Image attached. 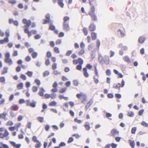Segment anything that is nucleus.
<instances>
[{
  "instance_id": "nucleus-1",
  "label": "nucleus",
  "mask_w": 148,
  "mask_h": 148,
  "mask_svg": "<svg viewBox=\"0 0 148 148\" xmlns=\"http://www.w3.org/2000/svg\"><path fill=\"white\" fill-rule=\"evenodd\" d=\"M98 60L99 63L101 64L104 63L108 65L110 63L109 57L107 56H105L104 58L101 55H99Z\"/></svg>"
},
{
  "instance_id": "nucleus-2",
  "label": "nucleus",
  "mask_w": 148,
  "mask_h": 148,
  "mask_svg": "<svg viewBox=\"0 0 148 148\" xmlns=\"http://www.w3.org/2000/svg\"><path fill=\"white\" fill-rule=\"evenodd\" d=\"M76 96L78 99H82L81 97H83V100H82V102L84 103H86L85 101H86L87 98L86 94H84L82 92H81L77 94Z\"/></svg>"
},
{
  "instance_id": "nucleus-3",
  "label": "nucleus",
  "mask_w": 148,
  "mask_h": 148,
  "mask_svg": "<svg viewBox=\"0 0 148 148\" xmlns=\"http://www.w3.org/2000/svg\"><path fill=\"white\" fill-rule=\"evenodd\" d=\"M30 99L26 100V106H29L32 108L35 107L37 103V102L34 100H32L31 102H30Z\"/></svg>"
},
{
  "instance_id": "nucleus-4",
  "label": "nucleus",
  "mask_w": 148,
  "mask_h": 148,
  "mask_svg": "<svg viewBox=\"0 0 148 148\" xmlns=\"http://www.w3.org/2000/svg\"><path fill=\"white\" fill-rule=\"evenodd\" d=\"M9 22L10 24L13 23L14 25L16 26H18L19 25L18 21L17 20L14 21L13 18H10L9 19Z\"/></svg>"
},
{
  "instance_id": "nucleus-5",
  "label": "nucleus",
  "mask_w": 148,
  "mask_h": 148,
  "mask_svg": "<svg viewBox=\"0 0 148 148\" xmlns=\"http://www.w3.org/2000/svg\"><path fill=\"white\" fill-rule=\"evenodd\" d=\"M63 29L65 31H68L70 30V28L69 23H63Z\"/></svg>"
},
{
  "instance_id": "nucleus-6",
  "label": "nucleus",
  "mask_w": 148,
  "mask_h": 148,
  "mask_svg": "<svg viewBox=\"0 0 148 148\" xmlns=\"http://www.w3.org/2000/svg\"><path fill=\"white\" fill-rule=\"evenodd\" d=\"M10 143L14 147L16 148H20L21 146V144H16L15 142L12 141L10 142Z\"/></svg>"
},
{
  "instance_id": "nucleus-7",
  "label": "nucleus",
  "mask_w": 148,
  "mask_h": 148,
  "mask_svg": "<svg viewBox=\"0 0 148 148\" xmlns=\"http://www.w3.org/2000/svg\"><path fill=\"white\" fill-rule=\"evenodd\" d=\"M93 102V99H91L89 102L87 103L85 107L86 110H87L90 106L92 104Z\"/></svg>"
},
{
  "instance_id": "nucleus-8",
  "label": "nucleus",
  "mask_w": 148,
  "mask_h": 148,
  "mask_svg": "<svg viewBox=\"0 0 148 148\" xmlns=\"http://www.w3.org/2000/svg\"><path fill=\"white\" fill-rule=\"evenodd\" d=\"M90 123L88 121L86 122L84 124V127L87 131H89L90 128Z\"/></svg>"
},
{
  "instance_id": "nucleus-9",
  "label": "nucleus",
  "mask_w": 148,
  "mask_h": 148,
  "mask_svg": "<svg viewBox=\"0 0 148 148\" xmlns=\"http://www.w3.org/2000/svg\"><path fill=\"white\" fill-rule=\"evenodd\" d=\"M10 31L9 29H7L6 30L5 32V35L6 37L5 38V39H6L7 42H9V38L10 36Z\"/></svg>"
},
{
  "instance_id": "nucleus-10",
  "label": "nucleus",
  "mask_w": 148,
  "mask_h": 148,
  "mask_svg": "<svg viewBox=\"0 0 148 148\" xmlns=\"http://www.w3.org/2000/svg\"><path fill=\"white\" fill-rule=\"evenodd\" d=\"M119 131H117V130L113 129H112L110 133L112 134V136H114L116 134H119Z\"/></svg>"
},
{
  "instance_id": "nucleus-11",
  "label": "nucleus",
  "mask_w": 148,
  "mask_h": 148,
  "mask_svg": "<svg viewBox=\"0 0 148 148\" xmlns=\"http://www.w3.org/2000/svg\"><path fill=\"white\" fill-rule=\"evenodd\" d=\"M32 21L30 20H29L26 24V25H25L24 26L25 29H29V27L31 24Z\"/></svg>"
},
{
  "instance_id": "nucleus-12",
  "label": "nucleus",
  "mask_w": 148,
  "mask_h": 148,
  "mask_svg": "<svg viewBox=\"0 0 148 148\" xmlns=\"http://www.w3.org/2000/svg\"><path fill=\"white\" fill-rule=\"evenodd\" d=\"M89 29L90 31H94L96 29V26L93 23H91L89 26Z\"/></svg>"
},
{
  "instance_id": "nucleus-13",
  "label": "nucleus",
  "mask_w": 148,
  "mask_h": 148,
  "mask_svg": "<svg viewBox=\"0 0 148 148\" xmlns=\"http://www.w3.org/2000/svg\"><path fill=\"white\" fill-rule=\"evenodd\" d=\"M40 91L38 93L39 96L43 97L44 95V93L45 92V90L43 87H41L40 89Z\"/></svg>"
},
{
  "instance_id": "nucleus-14",
  "label": "nucleus",
  "mask_w": 148,
  "mask_h": 148,
  "mask_svg": "<svg viewBox=\"0 0 148 148\" xmlns=\"http://www.w3.org/2000/svg\"><path fill=\"white\" fill-rule=\"evenodd\" d=\"M4 61L5 63L8 64L9 65H12L13 63L12 60L10 58L5 59Z\"/></svg>"
},
{
  "instance_id": "nucleus-15",
  "label": "nucleus",
  "mask_w": 148,
  "mask_h": 148,
  "mask_svg": "<svg viewBox=\"0 0 148 148\" xmlns=\"http://www.w3.org/2000/svg\"><path fill=\"white\" fill-rule=\"evenodd\" d=\"M83 71L84 72L83 74L84 76L86 77H89V74L87 72V69L86 68H84L83 69Z\"/></svg>"
},
{
  "instance_id": "nucleus-16",
  "label": "nucleus",
  "mask_w": 148,
  "mask_h": 148,
  "mask_svg": "<svg viewBox=\"0 0 148 148\" xmlns=\"http://www.w3.org/2000/svg\"><path fill=\"white\" fill-rule=\"evenodd\" d=\"M145 38L143 36L140 37L138 39V42L141 44L143 43L145 40Z\"/></svg>"
},
{
  "instance_id": "nucleus-17",
  "label": "nucleus",
  "mask_w": 148,
  "mask_h": 148,
  "mask_svg": "<svg viewBox=\"0 0 148 148\" xmlns=\"http://www.w3.org/2000/svg\"><path fill=\"white\" fill-rule=\"evenodd\" d=\"M117 32L118 34L119 35H120V36L121 37H124L125 35V34L123 32V31L121 29H118Z\"/></svg>"
},
{
  "instance_id": "nucleus-18",
  "label": "nucleus",
  "mask_w": 148,
  "mask_h": 148,
  "mask_svg": "<svg viewBox=\"0 0 148 148\" xmlns=\"http://www.w3.org/2000/svg\"><path fill=\"white\" fill-rule=\"evenodd\" d=\"M128 142L131 147L132 148H134L135 146V142L134 140H129Z\"/></svg>"
},
{
  "instance_id": "nucleus-19",
  "label": "nucleus",
  "mask_w": 148,
  "mask_h": 148,
  "mask_svg": "<svg viewBox=\"0 0 148 148\" xmlns=\"http://www.w3.org/2000/svg\"><path fill=\"white\" fill-rule=\"evenodd\" d=\"M18 106L17 105L14 104L10 108V109L12 111H17L18 109Z\"/></svg>"
},
{
  "instance_id": "nucleus-20",
  "label": "nucleus",
  "mask_w": 148,
  "mask_h": 148,
  "mask_svg": "<svg viewBox=\"0 0 148 148\" xmlns=\"http://www.w3.org/2000/svg\"><path fill=\"white\" fill-rule=\"evenodd\" d=\"M63 0H58V3L59 6L61 8H63L64 6V4L63 3Z\"/></svg>"
},
{
  "instance_id": "nucleus-21",
  "label": "nucleus",
  "mask_w": 148,
  "mask_h": 148,
  "mask_svg": "<svg viewBox=\"0 0 148 148\" xmlns=\"http://www.w3.org/2000/svg\"><path fill=\"white\" fill-rule=\"evenodd\" d=\"M8 67H4L3 70H2L1 71V74L2 75H3L5 73H7L8 72Z\"/></svg>"
},
{
  "instance_id": "nucleus-22",
  "label": "nucleus",
  "mask_w": 148,
  "mask_h": 148,
  "mask_svg": "<svg viewBox=\"0 0 148 148\" xmlns=\"http://www.w3.org/2000/svg\"><path fill=\"white\" fill-rule=\"evenodd\" d=\"M89 15L91 16V17L93 21H95L97 20V16L95 14H90Z\"/></svg>"
},
{
  "instance_id": "nucleus-23",
  "label": "nucleus",
  "mask_w": 148,
  "mask_h": 148,
  "mask_svg": "<svg viewBox=\"0 0 148 148\" xmlns=\"http://www.w3.org/2000/svg\"><path fill=\"white\" fill-rule=\"evenodd\" d=\"M24 86V84L23 82H20L18 84L17 86V89L18 90L22 89Z\"/></svg>"
},
{
  "instance_id": "nucleus-24",
  "label": "nucleus",
  "mask_w": 148,
  "mask_h": 148,
  "mask_svg": "<svg viewBox=\"0 0 148 148\" xmlns=\"http://www.w3.org/2000/svg\"><path fill=\"white\" fill-rule=\"evenodd\" d=\"M24 31L25 33L28 34V36L29 37L31 36L32 35V32L31 31H29V29H24Z\"/></svg>"
},
{
  "instance_id": "nucleus-25",
  "label": "nucleus",
  "mask_w": 148,
  "mask_h": 148,
  "mask_svg": "<svg viewBox=\"0 0 148 148\" xmlns=\"http://www.w3.org/2000/svg\"><path fill=\"white\" fill-rule=\"evenodd\" d=\"M95 8L94 6H91L90 11L88 13L89 15L90 14H95Z\"/></svg>"
},
{
  "instance_id": "nucleus-26",
  "label": "nucleus",
  "mask_w": 148,
  "mask_h": 148,
  "mask_svg": "<svg viewBox=\"0 0 148 148\" xmlns=\"http://www.w3.org/2000/svg\"><path fill=\"white\" fill-rule=\"evenodd\" d=\"M123 60L128 64L130 63V59L127 56H125L123 58Z\"/></svg>"
},
{
  "instance_id": "nucleus-27",
  "label": "nucleus",
  "mask_w": 148,
  "mask_h": 148,
  "mask_svg": "<svg viewBox=\"0 0 148 148\" xmlns=\"http://www.w3.org/2000/svg\"><path fill=\"white\" fill-rule=\"evenodd\" d=\"M97 37V36L96 33L93 32L91 33V37L92 40H95L96 39Z\"/></svg>"
},
{
  "instance_id": "nucleus-28",
  "label": "nucleus",
  "mask_w": 148,
  "mask_h": 148,
  "mask_svg": "<svg viewBox=\"0 0 148 148\" xmlns=\"http://www.w3.org/2000/svg\"><path fill=\"white\" fill-rule=\"evenodd\" d=\"M56 29L55 26L51 24L49 26V29L51 31H54Z\"/></svg>"
},
{
  "instance_id": "nucleus-29",
  "label": "nucleus",
  "mask_w": 148,
  "mask_h": 148,
  "mask_svg": "<svg viewBox=\"0 0 148 148\" xmlns=\"http://www.w3.org/2000/svg\"><path fill=\"white\" fill-rule=\"evenodd\" d=\"M57 102L55 101H52L49 104V106H55Z\"/></svg>"
},
{
  "instance_id": "nucleus-30",
  "label": "nucleus",
  "mask_w": 148,
  "mask_h": 148,
  "mask_svg": "<svg viewBox=\"0 0 148 148\" xmlns=\"http://www.w3.org/2000/svg\"><path fill=\"white\" fill-rule=\"evenodd\" d=\"M36 143H37L36 144L35 147L36 148H39L42 145L41 142L39 141V142H37Z\"/></svg>"
},
{
  "instance_id": "nucleus-31",
  "label": "nucleus",
  "mask_w": 148,
  "mask_h": 148,
  "mask_svg": "<svg viewBox=\"0 0 148 148\" xmlns=\"http://www.w3.org/2000/svg\"><path fill=\"white\" fill-rule=\"evenodd\" d=\"M25 74L29 77H31L32 76L33 72L31 71H28Z\"/></svg>"
},
{
  "instance_id": "nucleus-32",
  "label": "nucleus",
  "mask_w": 148,
  "mask_h": 148,
  "mask_svg": "<svg viewBox=\"0 0 148 148\" xmlns=\"http://www.w3.org/2000/svg\"><path fill=\"white\" fill-rule=\"evenodd\" d=\"M134 113L132 111H131L128 112L127 115L130 117H132L134 116Z\"/></svg>"
},
{
  "instance_id": "nucleus-33",
  "label": "nucleus",
  "mask_w": 148,
  "mask_h": 148,
  "mask_svg": "<svg viewBox=\"0 0 148 148\" xmlns=\"http://www.w3.org/2000/svg\"><path fill=\"white\" fill-rule=\"evenodd\" d=\"M66 89L67 88L66 87H64L62 88L59 90V92L60 93H63L65 92Z\"/></svg>"
},
{
  "instance_id": "nucleus-34",
  "label": "nucleus",
  "mask_w": 148,
  "mask_h": 148,
  "mask_svg": "<svg viewBox=\"0 0 148 148\" xmlns=\"http://www.w3.org/2000/svg\"><path fill=\"white\" fill-rule=\"evenodd\" d=\"M78 63H79V64L82 65L84 63V61L83 59L81 58H79L78 59Z\"/></svg>"
},
{
  "instance_id": "nucleus-35",
  "label": "nucleus",
  "mask_w": 148,
  "mask_h": 148,
  "mask_svg": "<svg viewBox=\"0 0 148 148\" xmlns=\"http://www.w3.org/2000/svg\"><path fill=\"white\" fill-rule=\"evenodd\" d=\"M137 130V127H132V129L131 132V133L133 134H135Z\"/></svg>"
},
{
  "instance_id": "nucleus-36",
  "label": "nucleus",
  "mask_w": 148,
  "mask_h": 148,
  "mask_svg": "<svg viewBox=\"0 0 148 148\" xmlns=\"http://www.w3.org/2000/svg\"><path fill=\"white\" fill-rule=\"evenodd\" d=\"M32 56L33 58H36L38 56V53L36 52H34L32 54Z\"/></svg>"
},
{
  "instance_id": "nucleus-37",
  "label": "nucleus",
  "mask_w": 148,
  "mask_h": 148,
  "mask_svg": "<svg viewBox=\"0 0 148 148\" xmlns=\"http://www.w3.org/2000/svg\"><path fill=\"white\" fill-rule=\"evenodd\" d=\"M31 122H28L26 125V128L30 129L31 128Z\"/></svg>"
},
{
  "instance_id": "nucleus-38",
  "label": "nucleus",
  "mask_w": 148,
  "mask_h": 148,
  "mask_svg": "<svg viewBox=\"0 0 148 148\" xmlns=\"http://www.w3.org/2000/svg\"><path fill=\"white\" fill-rule=\"evenodd\" d=\"M94 70L95 71V75L98 77H99V75H98V70L97 68V66L95 65L94 66Z\"/></svg>"
},
{
  "instance_id": "nucleus-39",
  "label": "nucleus",
  "mask_w": 148,
  "mask_h": 148,
  "mask_svg": "<svg viewBox=\"0 0 148 148\" xmlns=\"http://www.w3.org/2000/svg\"><path fill=\"white\" fill-rule=\"evenodd\" d=\"M50 74V72L48 71H46L43 73V76L44 77H45L48 76Z\"/></svg>"
},
{
  "instance_id": "nucleus-40",
  "label": "nucleus",
  "mask_w": 148,
  "mask_h": 148,
  "mask_svg": "<svg viewBox=\"0 0 148 148\" xmlns=\"http://www.w3.org/2000/svg\"><path fill=\"white\" fill-rule=\"evenodd\" d=\"M73 83L74 85L77 86L79 84L78 81L77 80L74 79L73 81Z\"/></svg>"
},
{
  "instance_id": "nucleus-41",
  "label": "nucleus",
  "mask_w": 148,
  "mask_h": 148,
  "mask_svg": "<svg viewBox=\"0 0 148 148\" xmlns=\"http://www.w3.org/2000/svg\"><path fill=\"white\" fill-rule=\"evenodd\" d=\"M50 95V97L52 99H55L57 97V94L56 93H52Z\"/></svg>"
},
{
  "instance_id": "nucleus-42",
  "label": "nucleus",
  "mask_w": 148,
  "mask_h": 148,
  "mask_svg": "<svg viewBox=\"0 0 148 148\" xmlns=\"http://www.w3.org/2000/svg\"><path fill=\"white\" fill-rule=\"evenodd\" d=\"M10 55L9 52H6L5 54V59L10 58Z\"/></svg>"
},
{
  "instance_id": "nucleus-43",
  "label": "nucleus",
  "mask_w": 148,
  "mask_h": 148,
  "mask_svg": "<svg viewBox=\"0 0 148 148\" xmlns=\"http://www.w3.org/2000/svg\"><path fill=\"white\" fill-rule=\"evenodd\" d=\"M141 125L144 127H148V123H146L144 121H143L141 123Z\"/></svg>"
},
{
  "instance_id": "nucleus-44",
  "label": "nucleus",
  "mask_w": 148,
  "mask_h": 148,
  "mask_svg": "<svg viewBox=\"0 0 148 148\" xmlns=\"http://www.w3.org/2000/svg\"><path fill=\"white\" fill-rule=\"evenodd\" d=\"M3 115V119L4 120L6 121L8 119V118L7 117H6V116L7 115V114L6 113V112H4L2 113Z\"/></svg>"
},
{
  "instance_id": "nucleus-45",
  "label": "nucleus",
  "mask_w": 148,
  "mask_h": 148,
  "mask_svg": "<svg viewBox=\"0 0 148 148\" xmlns=\"http://www.w3.org/2000/svg\"><path fill=\"white\" fill-rule=\"evenodd\" d=\"M95 51L93 50L91 52V57L93 59H94L95 58Z\"/></svg>"
},
{
  "instance_id": "nucleus-46",
  "label": "nucleus",
  "mask_w": 148,
  "mask_h": 148,
  "mask_svg": "<svg viewBox=\"0 0 148 148\" xmlns=\"http://www.w3.org/2000/svg\"><path fill=\"white\" fill-rule=\"evenodd\" d=\"M93 79L94 80V82L96 84H97L99 82V80L98 79L96 78L95 76H94Z\"/></svg>"
},
{
  "instance_id": "nucleus-47",
  "label": "nucleus",
  "mask_w": 148,
  "mask_h": 148,
  "mask_svg": "<svg viewBox=\"0 0 148 148\" xmlns=\"http://www.w3.org/2000/svg\"><path fill=\"white\" fill-rule=\"evenodd\" d=\"M5 81V79L4 77H0V82L1 83H4Z\"/></svg>"
},
{
  "instance_id": "nucleus-48",
  "label": "nucleus",
  "mask_w": 148,
  "mask_h": 148,
  "mask_svg": "<svg viewBox=\"0 0 148 148\" xmlns=\"http://www.w3.org/2000/svg\"><path fill=\"white\" fill-rule=\"evenodd\" d=\"M20 78L24 80L26 79L27 77L26 76L23 74H21L20 75Z\"/></svg>"
},
{
  "instance_id": "nucleus-49",
  "label": "nucleus",
  "mask_w": 148,
  "mask_h": 148,
  "mask_svg": "<svg viewBox=\"0 0 148 148\" xmlns=\"http://www.w3.org/2000/svg\"><path fill=\"white\" fill-rule=\"evenodd\" d=\"M85 53V50L84 49H82L78 52V54L79 55H81Z\"/></svg>"
},
{
  "instance_id": "nucleus-50",
  "label": "nucleus",
  "mask_w": 148,
  "mask_h": 148,
  "mask_svg": "<svg viewBox=\"0 0 148 148\" xmlns=\"http://www.w3.org/2000/svg\"><path fill=\"white\" fill-rule=\"evenodd\" d=\"M32 140L34 142H39V140L37 139L36 136H34L32 138Z\"/></svg>"
},
{
  "instance_id": "nucleus-51",
  "label": "nucleus",
  "mask_w": 148,
  "mask_h": 148,
  "mask_svg": "<svg viewBox=\"0 0 148 148\" xmlns=\"http://www.w3.org/2000/svg\"><path fill=\"white\" fill-rule=\"evenodd\" d=\"M69 17L68 16H65L64 17V22L63 23H66V22L69 19Z\"/></svg>"
},
{
  "instance_id": "nucleus-52",
  "label": "nucleus",
  "mask_w": 148,
  "mask_h": 148,
  "mask_svg": "<svg viewBox=\"0 0 148 148\" xmlns=\"http://www.w3.org/2000/svg\"><path fill=\"white\" fill-rule=\"evenodd\" d=\"M47 56L48 58H50L52 56V54L51 52L49 51H48L46 53Z\"/></svg>"
},
{
  "instance_id": "nucleus-53",
  "label": "nucleus",
  "mask_w": 148,
  "mask_h": 148,
  "mask_svg": "<svg viewBox=\"0 0 148 148\" xmlns=\"http://www.w3.org/2000/svg\"><path fill=\"white\" fill-rule=\"evenodd\" d=\"M35 82L36 83V84L38 85H40L41 84V82L40 80L38 79H36L35 80Z\"/></svg>"
},
{
  "instance_id": "nucleus-54",
  "label": "nucleus",
  "mask_w": 148,
  "mask_h": 148,
  "mask_svg": "<svg viewBox=\"0 0 148 148\" xmlns=\"http://www.w3.org/2000/svg\"><path fill=\"white\" fill-rule=\"evenodd\" d=\"M9 132L6 129L4 130V133L3 134V135L5 137H6L9 135Z\"/></svg>"
},
{
  "instance_id": "nucleus-55",
  "label": "nucleus",
  "mask_w": 148,
  "mask_h": 148,
  "mask_svg": "<svg viewBox=\"0 0 148 148\" xmlns=\"http://www.w3.org/2000/svg\"><path fill=\"white\" fill-rule=\"evenodd\" d=\"M8 2L12 4H14L16 3V1L15 0H8Z\"/></svg>"
},
{
  "instance_id": "nucleus-56",
  "label": "nucleus",
  "mask_w": 148,
  "mask_h": 148,
  "mask_svg": "<svg viewBox=\"0 0 148 148\" xmlns=\"http://www.w3.org/2000/svg\"><path fill=\"white\" fill-rule=\"evenodd\" d=\"M82 65L81 64H78L76 66V69L78 70H81L82 68Z\"/></svg>"
},
{
  "instance_id": "nucleus-57",
  "label": "nucleus",
  "mask_w": 148,
  "mask_h": 148,
  "mask_svg": "<svg viewBox=\"0 0 148 148\" xmlns=\"http://www.w3.org/2000/svg\"><path fill=\"white\" fill-rule=\"evenodd\" d=\"M8 42H7L6 39H5V38L3 39H1L0 40V44H3L4 42L7 43Z\"/></svg>"
},
{
  "instance_id": "nucleus-58",
  "label": "nucleus",
  "mask_w": 148,
  "mask_h": 148,
  "mask_svg": "<svg viewBox=\"0 0 148 148\" xmlns=\"http://www.w3.org/2000/svg\"><path fill=\"white\" fill-rule=\"evenodd\" d=\"M85 68H86L87 69H88L90 70L92 69V66L90 64H86Z\"/></svg>"
},
{
  "instance_id": "nucleus-59",
  "label": "nucleus",
  "mask_w": 148,
  "mask_h": 148,
  "mask_svg": "<svg viewBox=\"0 0 148 148\" xmlns=\"http://www.w3.org/2000/svg\"><path fill=\"white\" fill-rule=\"evenodd\" d=\"M38 120L40 123H42L44 120V118L43 117L39 116L37 118Z\"/></svg>"
},
{
  "instance_id": "nucleus-60",
  "label": "nucleus",
  "mask_w": 148,
  "mask_h": 148,
  "mask_svg": "<svg viewBox=\"0 0 148 148\" xmlns=\"http://www.w3.org/2000/svg\"><path fill=\"white\" fill-rule=\"evenodd\" d=\"M54 51L56 53H59L60 51L58 47H56L54 48Z\"/></svg>"
},
{
  "instance_id": "nucleus-61",
  "label": "nucleus",
  "mask_w": 148,
  "mask_h": 148,
  "mask_svg": "<svg viewBox=\"0 0 148 148\" xmlns=\"http://www.w3.org/2000/svg\"><path fill=\"white\" fill-rule=\"evenodd\" d=\"M144 111V110L143 109H142L140 110L138 112V115L140 116H142L143 115Z\"/></svg>"
},
{
  "instance_id": "nucleus-62",
  "label": "nucleus",
  "mask_w": 148,
  "mask_h": 148,
  "mask_svg": "<svg viewBox=\"0 0 148 148\" xmlns=\"http://www.w3.org/2000/svg\"><path fill=\"white\" fill-rule=\"evenodd\" d=\"M115 96L116 98L120 99L121 97V95L120 94L116 93L115 94Z\"/></svg>"
},
{
  "instance_id": "nucleus-63",
  "label": "nucleus",
  "mask_w": 148,
  "mask_h": 148,
  "mask_svg": "<svg viewBox=\"0 0 148 148\" xmlns=\"http://www.w3.org/2000/svg\"><path fill=\"white\" fill-rule=\"evenodd\" d=\"M42 64V63L41 62H40L39 61H37L36 63V66L38 67H40L41 65Z\"/></svg>"
},
{
  "instance_id": "nucleus-64",
  "label": "nucleus",
  "mask_w": 148,
  "mask_h": 148,
  "mask_svg": "<svg viewBox=\"0 0 148 148\" xmlns=\"http://www.w3.org/2000/svg\"><path fill=\"white\" fill-rule=\"evenodd\" d=\"M59 146L60 147L65 146L66 145V143L63 142H61L59 144Z\"/></svg>"
}]
</instances>
